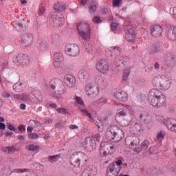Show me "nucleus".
Wrapping results in <instances>:
<instances>
[{
    "instance_id": "1",
    "label": "nucleus",
    "mask_w": 176,
    "mask_h": 176,
    "mask_svg": "<svg viewBox=\"0 0 176 176\" xmlns=\"http://www.w3.org/2000/svg\"><path fill=\"white\" fill-rule=\"evenodd\" d=\"M148 101L151 105L160 108L166 107V96L157 89H152L148 93Z\"/></svg>"
},
{
    "instance_id": "2",
    "label": "nucleus",
    "mask_w": 176,
    "mask_h": 176,
    "mask_svg": "<svg viewBox=\"0 0 176 176\" xmlns=\"http://www.w3.org/2000/svg\"><path fill=\"white\" fill-rule=\"evenodd\" d=\"M106 138L111 142H120L124 138V132L119 126L111 125L106 131Z\"/></svg>"
},
{
    "instance_id": "3",
    "label": "nucleus",
    "mask_w": 176,
    "mask_h": 176,
    "mask_svg": "<svg viewBox=\"0 0 176 176\" xmlns=\"http://www.w3.org/2000/svg\"><path fill=\"white\" fill-rule=\"evenodd\" d=\"M70 160L71 164L74 167H85L89 164V157L81 151L74 153L70 157Z\"/></svg>"
},
{
    "instance_id": "4",
    "label": "nucleus",
    "mask_w": 176,
    "mask_h": 176,
    "mask_svg": "<svg viewBox=\"0 0 176 176\" xmlns=\"http://www.w3.org/2000/svg\"><path fill=\"white\" fill-rule=\"evenodd\" d=\"M77 32L83 41L89 42L90 41V34H91V28L87 22L82 21L77 23Z\"/></svg>"
},
{
    "instance_id": "5",
    "label": "nucleus",
    "mask_w": 176,
    "mask_h": 176,
    "mask_svg": "<svg viewBox=\"0 0 176 176\" xmlns=\"http://www.w3.org/2000/svg\"><path fill=\"white\" fill-rule=\"evenodd\" d=\"M51 82H55L54 85H51V89L55 90L54 97L55 98H60L61 96L65 92V85L64 82L60 79H54Z\"/></svg>"
},
{
    "instance_id": "6",
    "label": "nucleus",
    "mask_w": 176,
    "mask_h": 176,
    "mask_svg": "<svg viewBox=\"0 0 176 176\" xmlns=\"http://www.w3.org/2000/svg\"><path fill=\"white\" fill-rule=\"evenodd\" d=\"M121 53L122 49H120V47H115L112 51L110 50L109 52V54H110L111 57H115V62L117 68L124 65V60H123V56H120Z\"/></svg>"
},
{
    "instance_id": "7",
    "label": "nucleus",
    "mask_w": 176,
    "mask_h": 176,
    "mask_svg": "<svg viewBox=\"0 0 176 176\" xmlns=\"http://www.w3.org/2000/svg\"><path fill=\"white\" fill-rule=\"evenodd\" d=\"M85 91L87 96L91 98H94L97 97L100 93V89H98V86L93 83H89L87 85Z\"/></svg>"
},
{
    "instance_id": "8",
    "label": "nucleus",
    "mask_w": 176,
    "mask_h": 176,
    "mask_svg": "<svg viewBox=\"0 0 176 176\" xmlns=\"http://www.w3.org/2000/svg\"><path fill=\"white\" fill-rule=\"evenodd\" d=\"M48 20L53 27H61L64 25V18L57 15V14L54 13L48 18Z\"/></svg>"
},
{
    "instance_id": "9",
    "label": "nucleus",
    "mask_w": 176,
    "mask_h": 176,
    "mask_svg": "<svg viewBox=\"0 0 176 176\" xmlns=\"http://www.w3.org/2000/svg\"><path fill=\"white\" fill-rule=\"evenodd\" d=\"M65 52L67 54L72 57H76L80 53L79 46L76 44H67L65 46Z\"/></svg>"
},
{
    "instance_id": "10",
    "label": "nucleus",
    "mask_w": 176,
    "mask_h": 176,
    "mask_svg": "<svg viewBox=\"0 0 176 176\" xmlns=\"http://www.w3.org/2000/svg\"><path fill=\"white\" fill-rule=\"evenodd\" d=\"M112 94L114 98L118 100V101L126 102V100H127V94L120 89H114L112 91Z\"/></svg>"
},
{
    "instance_id": "11",
    "label": "nucleus",
    "mask_w": 176,
    "mask_h": 176,
    "mask_svg": "<svg viewBox=\"0 0 176 176\" xmlns=\"http://www.w3.org/2000/svg\"><path fill=\"white\" fill-rule=\"evenodd\" d=\"M100 156L107 157L108 155H111L112 151H109V142H102L99 149Z\"/></svg>"
},
{
    "instance_id": "12",
    "label": "nucleus",
    "mask_w": 176,
    "mask_h": 176,
    "mask_svg": "<svg viewBox=\"0 0 176 176\" xmlns=\"http://www.w3.org/2000/svg\"><path fill=\"white\" fill-rule=\"evenodd\" d=\"M64 82L69 89H72V87H75L76 86V78L72 74L65 75Z\"/></svg>"
},
{
    "instance_id": "13",
    "label": "nucleus",
    "mask_w": 176,
    "mask_h": 176,
    "mask_svg": "<svg viewBox=\"0 0 176 176\" xmlns=\"http://www.w3.org/2000/svg\"><path fill=\"white\" fill-rule=\"evenodd\" d=\"M96 69L102 74H105L108 69H109V65H108V61L105 59H101L100 62L96 63Z\"/></svg>"
},
{
    "instance_id": "14",
    "label": "nucleus",
    "mask_w": 176,
    "mask_h": 176,
    "mask_svg": "<svg viewBox=\"0 0 176 176\" xmlns=\"http://www.w3.org/2000/svg\"><path fill=\"white\" fill-rule=\"evenodd\" d=\"M34 41V36L31 33H24L22 36L23 46H31Z\"/></svg>"
},
{
    "instance_id": "15",
    "label": "nucleus",
    "mask_w": 176,
    "mask_h": 176,
    "mask_svg": "<svg viewBox=\"0 0 176 176\" xmlns=\"http://www.w3.org/2000/svg\"><path fill=\"white\" fill-rule=\"evenodd\" d=\"M126 34L125 38L128 41H133L135 38V34L134 33V27L131 25H128L125 28Z\"/></svg>"
},
{
    "instance_id": "16",
    "label": "nucleus",
    "mask_w": 176,
    "mask_h": 176,
    "mask_svg": "<svg viewBox=\"0 0 176 176\" xmlns=\"http://www.w3.org/2000/svg\"><path fill=\"white\" fill-rule=\"evenodd\" d=\"M96 144V140H92L91 138H86L84 141L82 142V146L85 149H94Z\"/></svg>"
},
{
    "instance_id": "17",
    "label": "nucleus",
    "mask_w": 176,
    "mask_h": 176,
    "mask_svg": "<svg viewBox=\"0 0 176 176\" xmlns=\"http://www.w3.org/2000/svg\"><path fill=\"white\" fill-rule=\"evenodd\" d=\"M119 173H120V170L115 168V164H109L107 166L106 172L107 176H118L119 175Z\"/></svg>"
},
{
    "instance_id": "18",
    "label": "nucleus",
    "mask_w": 176,
    "mask_h": 176,
    "mask_svg": "<svg viewBox=\"0 0 176 176\" xmlns=\"http://www.w3.org/2000/svg\"><path fill=\"white\" fill-rule=\"evenodd\" d=\"M150 30L151 31V35L155 38H158V36H160L163 33V28L160 25L151 26Z\"/></svg>"
},
{
    "instance_id": "19",
    "label": "nucleus",
    "mask_w": 176,
    "mask_h": 176,
    "mask_svg": "<svg viewBox=\"0 0 176 176\" xmlns=\"http://www.w3.org/2000/svg\"><path fill=\"white\" fill-rule=\"evenodd\" d=\"M164 124L171 131L176 133V120H174V118H167L164 122Z\"/></svg>"
},
{
    "instance_id": "20",
    "label": "nucleus",
    "mask_w": 176,
    "mask_h": 176,
    "mask_svg": "<svg viewBox=\"0 0 176 176\" xmlns=\"http://www.w3.org/2000/svg\"><path fill=\"white\" fill-rule=\"evenodd\" d=\"M149 141L145 140L143 141L139 147H135L134 152H137V153H140L141 152H143V153L148 149V146H149Z\"/></svg>"
},
{
    "instance_id": "21",
    "label": "nucleus",
    "mask_w": 176,
    "mask_h": 176,
    "mask_svg": "<svg viewBox=\"0 0 176 176\" xmlns=\"http://www.w3.org/2000/svg\"><path fill=\"white\" fill-rule=\"evenodd\" d=\"M167 36L170 41H176V25H170L169 30L167 33Z\"/></svg>"
},
{
    "instance_id": "22",
    "label": "nucleus",
    "mask_w": 176,
    "mask_h": 176,
    "mask_svg": "<svg viewBox=\"0 0 176 176\" xmlns=\"http://www.w3.org/2000/svg\"><path fill=\"white\" fill-rule=\"evenodd\" d=\"M162 50H163V44L160 42H156L153 44L150 50V53L151 54H153L155 53H159V52H162Z\"/></svg>"
},
{
    "instance_id": "23",
    "label": "nucleus",
    "mask_w": 176,
    "mask_h": 176,
    "mask_svg": "<svg viewBox=\"0 0 176 176\" xmlns=\"http://www.w3.org/2000/svg\"><path fill=\"white\" fill-rule=\"evenodd\" d=\"M16 61L21 65H25L28 63V56L26 54H19L16 56Z\"/></svg>"
},
{
    "instance_id": "24",
    "label": "nucleus",
    "mask_w": 176,
    "mask_h": 176,
    "mask_svg": "<svg viewBox=\"0 0 176 176\" xmlns=\"http://www.w3.org/2000/svg\"><path fill=\"white\" fill-rule=\"evenodd\" d=\"M15 28L17 29L19 32L24 31V30L27 28V21H25V19H23L22 20H18Z\"/></svg>"
},
{
    "instance_id": "25",
    "label": "nucleus",
    "mask_w": 176,
    "mask_h": 176,
    "mask_svg": "<svg viewBox=\"0 0 176 176\" xmlns=\"http://www.w3.org/2000/svg\"><path fill=\"white\" fill-rule=\"evenodd\" d=\"M67 6L63 3H58L54 5V10H55V14L64 12H65Z\"/></svg>"
},
{
    "instance_id": "26",
    "label": "nucleus",
    "mask_w": 176,
    "mask_h": 176,
    "mask_svg": "<svg viewBox=\"0 0 176 176\" xmlns=\"http://www.w3.org/2000/svg\"><path fill=\"white\" fill-rule=\"evenodd\" d=\"M54 67H58V65H60V63H61V61H63L64 58L63 57V54H61L60 52H56L54 54Z\"/></svg>"
},
{
    "instance_id": "27",
    "label": "nucleus",
    "mask_w": 176,
    "mask_h": 176,
    "mask_svg": "<svg viewBox=\"0 0 176 176\" xmlns=\"http://www.w3.org/2000/svg\"><path fill=\"white\" fill-rule=\"evenodd\" d=\"M171 87V81L168 79L161 80L160 90H168Z\"/></svg>"
},
{
    "instance_id": "28",
    "label": "nucleus",
    "mask_w": 176,
    "mask_h": 176,
    "mask_svg": "<svg viewBox=\"0 0 176 176\" xmlns=\"http://www.w3.org/2000/svg\"><path fill=\"white\" fill-rule=\"evenodd\" d=\"M97 175V170L91 168H87L84 170L81 174V176H96Z\"/></svg>"
},
{
    "instance_id": "29",
    "label": "nucleus",
    "mask_w": 176,
    "mask_h": 176,
    "mask_svg": "<svg viewBox=\"0 0 176 176\" xmlns=\"http://www.w3.org/2000/svg\"><path fill=\"white\" fill-rule=\"evenodd\" d=\"M38 47L41 50L45 52L47 50V41L45 38H41L38 41Z\"/></svg>"
},
{
    "instance_id": "30",
    "label": "nucleus",
    "mask_w": 176,
    "mask_h": 176,
    "mask_svg": "<svg viewBox=\"0 0 176 176\" xmlns=\"http://www.w3.org/2000/svg\"><path fill=\"white\" fill-rule=\"evenodd\" d=\"M141 120H143L144 124L148 125L151 122H149V114L146 111H142L140 115Z\"/></svg>"
},
{
    "instance_id": "31",
    "label": "nucleus",
    "mask_w": 176,
    "mask_h": 176,
    "mask_svg": "<svg viewBox=\"0 0 176 176\" xmlns=\"http://www.w3.org/2000/svg\"><path fill=\"white\" fill-rule=\"evenodd\" d=\"M176 60V56L172 54H167L165 56V62L167 63V64H174V62Z\"/></svg>"
},
{
    "instance_id": "32",
    "label": "nucleus",
    "mask_w": 176,
    "mask_h": 176,
    "mask_svg": "<svg viewBox=\"0 0 176 176\" xmlns=\"http://www.w3.org/2000/svg\"><path fill=\"white\" fill-rule=\"evenodd\" d=\"M139 146H140V138H138V137H133L132 138V141L129 144V148H131V149H133V148H139Z\"/></svg>"
},
{
    "instance_id": "33",
    "label": "nucleus",
    "mask_w": 176,
    "mask_h": 176,
    "mask_svg": "<svg viewBox=\"0 0 176 176\" xmlns=\"http://www.w3.org/2000/svg\"><path fill=\"white\" fill-rule=\"evenodd\" d=\"M32 96H33L32 98H34L37 101L42 100V94L39 91H33Z\"/></svg>"
},
{
    "instance_id": "34",
    "label": "nucleus",
    "mask_w": 176,
    "mask_h": 176,
    "mask_svg": "<svg viewBox=\"0 0 176 176\" xmlns=\"http://www.w3.org/2000/svg\"><path fill=\"white\" fill-rule=\"evenodd\" d=\"M52 42L53 45H57L60 42V34L54 33L52 36Z\"/></svg>"
},
{
    "instance_id": "35",
    "label": "nucleus",
    "mask_w": 176,
    "mask_h": 176,
    "mask_svg": "<svg viewBox=\"0 0 176 176\" xmlns=\"http://www.w3.org/2000/svg\"><path fill=\"white\" fill-rule=\"evenodd\" d=\"M89 76V74L87 73V71L82 69L80 70L78 72V78L79 79H87V78Z\"/></svg>"
},
{
    "instance_id": "36",
    "label": "nucleus",
    "mask_w": 176,
    "mask_h": 176,
    "mask_svg": "<svg viewBox=\"0 0 176 176\" xmlns=\"http://www.w3.org/2000/svg\"><path fill=\"white\" fill-rule=\"evenodd\" d=\"M131 69L130 67H126L123 72V76H122V80L126 81L127 79H129V76L130 75V71Z\"/></svg>"
},
{
    "instance_id": "37",
    "label": "nucleus",
    "mask_w": 176,
    "mask_h": 176,
    "mask_svg": "<svg viewBox=\"0 0 176 176\" xmlns=\"http://www.w3.org/2000/svg\"><path fill=\"white\" fill-rule=\"evenodd\" d=\"M60 156H61V154L50 155L48 157V161L50 162V163H53L54 162H56L58 161Z\"/></svg>"
},
{
    "instance_id": "38",
    "label": "nucleus",
    "mask_w": 176,
    "mask_h": 176,
    "mask_svg": "<svg viewBox=\"0 0 176 176\" xmlns=\"http://www.w3.org/2000/svg\"><path fill=\"white\" fill-rule=\"evenodd\" d=\"M111 164H113L114 168H118L119 171L122 170V164H123V161H122V160H118Z\"/></svg>"
},
{
    "instance_id": "39",
    "label": "nucleus",
    "mask_w": 176,
    "mask_h": 176,
    "mask_svg": "<svg viewBox=\"0 0 176 176\" xmlns=\"http://www.w3.org/2000/svg\"><path fill=\"white\" fill-rule=\"evenodd\" d=\"M90 122H93V123H94L96 124V126H97L99 131H101V130H100V129H101V126H102V121L98 120H96L94 119V118H92V119L90 120Z\"/></svg>"
},
{
    "instance_id": "40",
    "label": "nucleus",
    "mask_w": 176,
    "mask_h": 176,
    "mask_svg": "<svg viewBox=\"0 0 176 176\" xmlns=\"http://www.w3.org/2000/svg\"><path fill=\"white\" fill-rule=\"evenodd\" d=\"M152 83L154 87H158L160 89L162 86V80H160L159 78H154Z\"/></svg>"
},
{
    "instance_id": "41",
    "label": "nucleus",
    "mask_w": 176,
    "mask_h": 176,
    "mask_svg": "<svg viewBox=\"0 0 176 176\" xmlns=\"http://www.w3.org/2000/svg\"><path fill=\"white\" fill-rule=\"evenodd\" d=\"M26 149L29 151L30 152H34L35 151H38L39 149V146L34 145V144H30L29 146H26Z\"/></svg>"
},
{
    "instance_id": "42",
    "label": "nucleus",
    "mask_w": 176,
    "mask_h": 176,
    "mask_svg": "<svg viewBox=\"0 0 176 176\" xmlns=\"http://www.w3.org/2000/svg\"><path fill=\"white\" fill-rule=\"evenodd\" d=\"M56 111L58 113H60L62 115H71V113H69V111H68V110H67V109L64 107L58 108Z\"/></svg>"
},
{
    "instance_id": "43",
    "label": "nucleus",
    "mask_w": 176,
    "mask_h": 176,
    "mask_svg": "<svg viewBox=\"0 0 176 176\" xmlns=\"http://www.w3.org/2000/svg\"><path fill=\"white\" fill-rule=\"evenodd\" d=\"M80 112H81V113H82L83 116H87V117H89V119H90V120H91V119H93V116L91 114L90 112H89V111H87V109H82L80 110Z\"/></svg>"
},
{
    "instance_id": "44",
    "label": "nucleus",
    "mask_w": 176,
    "mask_h": 176,
    "mask_svg": "<svg viewBox=\"0 0 176 176\" xmlns=\"http://www.w3.org/2000/svg\"><path fill=\"white\" fill-rule=\"evenodd\" d=\"M14 151V146H6L3 148V151L6 153H12Z\"/></svg>"
},
{
    "instance_id": "45",
    "label": "nucleus",
    "mask_w": 176,
    "mask_h": 176,
    "mask_svg": "<svg viewBox=\"0 0 176 176\" xmlns=\"http://www.w3.org/2000/svg\"><path fill=\"white\" fill-rule=\"evenodd\" d=\"M165 137H166V133L161 131L157 135V140L159 141V142H162V141H163V140H164Z\"/></svg>"
},
{
    "instance_id": "46",
    "label": "nucleus",
    "mask_w": 176,
    "mask_h": 176,
    "mask_svg": "<svg viewBox=\"0 0 176 176\" xmlns=\"http://www.w3.org/2000/svg\"><path fill=\"white\" fill-rule=\"evenodd\" d=\"M89 12L91 14L96 13L97 12V6L96 4H93L92 6H89Z\"/></svg>"
},
{
    "instance_id": "47",
    "label": "nucleus",
    "mask_w": 176,
    "mask_h": 176,
    "mask_svg": "<svg viewBox=\"0 0 176 176\" xmlns=\"http://www.w3.org/2000/svg\"><path fill=\"white\" fill-rule=\"evenodd\" d=\"M28 169L27 168H24V169H14L12 170V172H11L10 173V175H12V174H13V173H16V174H21L23 173H27Z\"/></svg>"
},
{
    "instance_id": "48",
    "label": "nucleus",
    "mask_w": 176,
    "mask_h": 176,
    "mask_svg": "<svg viewBox=\"0 0 176 176\" xmlns=\"http://www.w3.org/2000/svg\"><path fill=\"white\" fill-rule=\"evenodd\" d=\"M13 89L16 93H21V91H23V88H21V85H18L17 84H15L14 85H13Z\"/></svg>"
},
{
    "instance_id": "49",
    "label": "nucleus",
    "mask_w": 176,
    "mask_h": 176,
    "mask_svg": "<svg viewBox=\"0 0 176 176\" xmlns=\"http://www.w3.org/2000/svg\"><path fill=\"white\" fill-rule=\"evenodd\" d=\"M28 137L30 140H36L39 138V135L37 133H29Z\"/></svg>"
},
{
    "instance_id": "50",
    "label": "nucleus",
    "mask_w": 176,
    "mask_h": 176,
    "mask_svg": "<svg viewBox=\"0 0 176 176\" xmlns=\"http://www.w3.org/2000/svg\"><path fill=\"white\" fill-rule=\"evenodd\" d=\"M93 21L94 24H100V23L102 22V20H101V17L96 16L93 18Z\"/></svg>"
},
{
    "instance_id": "51",
    "label": "nucleus",
    "mask_w": 176,
    "mask_h": 176,
    "mask_svg": "<svg viewBox=\"0 0 176 176\" xmlns=\"http://www.w3.org/2000/svg\"><path fill=\"white\" fill-rule=\"evenodd\" d=\"M75 100L79 105H85V102L82 100V98L79 96H76Z\"/></svg>"
},
{
    "instance_id": "52",
    "label": "nucleus",
    "mask_w": 176,
    "mask_h": 176,
    "mask_svg": "<svg viewBox=\"0 0 176 176\" xmlns=\"http://www.w3.org/2000/svg\"><path fill=\"white\" fill-rule=\"evenodd\" d=\"M92 140H94L95 142L97 141L98 142H100V141H101V134L100 133H96L93 137Z\"/></svg>"
},
{
    "instance_id": "53",
    "label": "nucleus",
    "mask_w": 176,
    "mask_h": 176,
    "mask_svg": "<svg viewBox=\"0 0 176 176\" xmlns=\"http://www.w3.org/2000/svg\"><path fill=\"white\" fill-rule=\"evenodd\" d=\"M45 6L43 4L41 5V7L38 8V14L39 16H42L43 13L45 12Z\"/></svg>"
},
{
    "instance_id": "54",
    "label": "nucleus",
    "mask_w": 176,
    "mask_h": 176,
    "mask_svg": "<svg viewBox=\"0 0 176 176\" xmlns=\"http://www.w3.org/2000/svg\"><path fill=\"white\" fill-rule=\"evenodd\" d=\"M118 113L120 116H126L127 115V110L120 109L118 111Z\"/></svg>"
},
{
    "instance_id": "55",
    "label": "nucleus",
    "mask_w": 176,
    "mask_h": 176,
    "mask_svg": "<svg viewBox=\"0 0 176 176\" xmlns=\"http://www.w3.org/2000/svg\"><path fill=\"white\" fill-rule=\"evenodd\" d=\"M21 100L23 101H30V95L27 94H23L21 96Z\"/></svg>"
},
{
    "instance_id": "56",
    "label": "nucleus",
    "mask_w": 176,
    "mask_h": 176,
    "mask_svg": "<svg viewBox=\"0 0 176 176\" xmlns=\"http://www.w3.org/2000/svg\"><path fill=\"white\" fill-rule=\"evenodd\" d=\"M123 2V0H113V6H120V4Z\"/></svg>"
},
{
    "instance_id": "57",
    "label": "nucleus",
    "mask_w": 176,
    "mask_h": 176,
    "mask_svg": "<svg viewBox=\"0 0 176 176\" xmlns=\"http://www.w3.org/2000/svg\"><path fill=\"white\" fill-rule=\"evenodd\" d=\"M91 50H93V48H91V45L89 44L85 45V52H87V53H91Z\"/></svg>"
},
{
    "instance_id": "58",
    "label": "nucleus",
    "mask_w": 176,
    "mask_h": 176,
    "mask_svg": "<svg viewBox=\"0 0 176 176\" xmlns=\"http://www.w3.org/2000/svg\"><path fill=\"white\" fill-rule=\"evenodd\" d=\"M7 129L10 130V131H16V127H14V126L10 123H7Z\"/></svg>"
},
{
    "instance_id": "59",
    "label": "nucleus",
    "mask_w": 176,
    "mask_h": 176,
    "mask_svg": "<svg viewBox=\"0 0 176 176\" xmlns=\"http://www.w3.org/2000/svg\"><path fill=\"white\" fill-rule=\"evenodd\" d=\"M64 127V122L59 121L58 123L55 124V129H63Z\"/></svg>"
},
{
    "instance_id": "60",
    "label": "nucleus",
    "mask_w": 176,
    "mask_h": 176,
    "mask_svg": "<svg viewBox=\"0 0 176 176\" xmlns=\"http://www.w3.org/2000/svg\"><path fill=\"white\" fill-rule=\"evenodd\" d=\"M118 25H119V23L113 22L111 25V30H113V31H116V28H118Z\"/></svg>"
},
{
    "instance_id": "61",
    "label": "nucleus",
    "mask_w": 176,
    "mask_h": 176,
    "mask_svg": "<svg viewBox=\"0 0 176 176\" xmlns=\"http://www.w3.org/2000/svg\"><path fill=\"white\" fill-rule=\"evenodd\" d=\"M122 123H124V124L122 125L124 127H127V126L130 125L131 121H126V120H123Z\"/></svg>"
},
{
    "instance_id": "62",
    "label": "nucleus",
    "mask_w": 176,
    "mask_h": 176,
    "mask_svg": "<svg viewBox=\"0 0 176 176\" xmlns=\"http://www.w3.org/2000/svg\"><path fill=\"white\" fill-rule=\"evenodd\" d=\"M94 3H96V1H94V0H87V5H88L89 6H91L94 5Z\"/></svg>"
},
{
    "instance_id": "63",
    "label": "nucleus",
    "mask_w": 176,
    "mask_h": 176,
    "mask_svg": "<svg viewBox=\"0 0 176 176\" xmlns=\"http://www.w3.org/2000/svg\"><path fill=\"white\" fill-rule=\"evenodd\" d=\"M6 129V124L3 122H0V130H5Z\"/></svg>"
},
{
    "instance_id": "64",
    "label": "nucleus",
    "mask_w": 176,
    "mask_h": 176,
    "mask_svg": "<svg viewBox=\"0 0 176 176\" xmlns=\"http://www.w3.org/2000/svg\"><path fill=\"white\" fill-rule=\"evenodd\" d=\"M18 140H19V141H25V136L23 135H19Z\"/></svg>"
}]
</instances>
